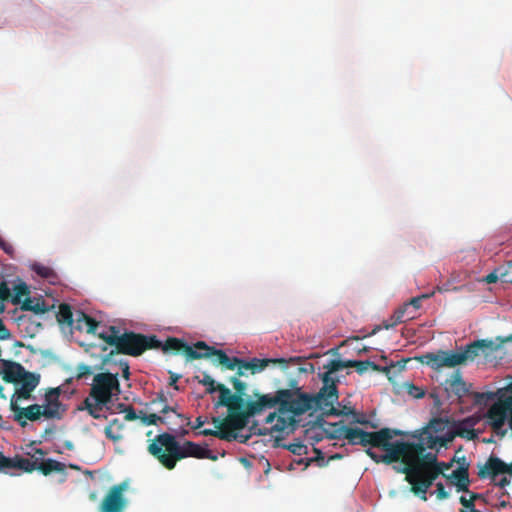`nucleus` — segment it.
I'll return each mask as SVG.
<instances>
[{
	"label": "nucleus",
	"mask_w": 512,
	"mask_h": 512,
	"mask_svg": "<svg viewBox=\"0 0 512 512\" xmlns=\"http://www.w3.org/2000/svg\"><path fill=\"white\" fill-rule=\"evenodd\" d=\"M127 488V482H121L112 486L104 496L99 506V512H124L127 506V500L124 497V492Z\"/></svg>",
	"instance_id": "obj_15"
},
{
	"label": "nucleus",
	"mask_w": 512,
	"mask_h": 512,
	"mask_svg": "<svg viewBox=\"0 0 512 512\" xmlns=\"http://www.w3.org/2000/svg\"><path fill=\"white\" fill-rule=\"evenodd\" d=\"M56 319L59 325L73 327V312L70 305L63 303L59 306V310L56 313Z\"/></svg>",
	"instance_id": "obj_32"
},
{
	"label": "nucleus",
	"mask_w": 512,
	"mask_h": 512,
	"mask_svg": "<svg viewBox=\"0 0 512 512\" xmlns=\"http://www.w3.org/2000/svg\"><path fill=\"white\" fill-rule=\"evenodd\" d=\"M287 448L293 454L301 455L305 451L306 446L303 445L302 443H294V444H290Z\"/></svg>",
	"instance_id": "obj_48"
},
{
	"label": "nucleus",
	"mask_w": 512,
	"mask_h": 512,
	"mask_svg": "<svg viewBox=\"0 0 512 512\" xmlns=\"http://www.w3.org/2000/svg\"><path fill=\"white\" fill-rule=\"evenodd\" d=\"M120 393L118 374L110 372L98 373L94 376L89 395L78 407L81 411H87L94 419H107L101 412L110 410V404L114 395Z\"/></svg>",
	"instance_id": "obj_4"
},
{
	"label": "nucleus",
	"mask_w": 512,
	"mask_h": 512,
	"mask_svg": "<svg viewBox=\"0 0 512 512\" xmlns=\"http://www.w3.org/2000/svg\"><path fill=\"white\" fill-rule=\"evenodd\" d=\"M475 421L467 418L457 426L456 435L467 440H474L478 437L477 431L473 428Z\"/></svg>",
	"instance_id": "obj_28"
},
{
	"label": "nucleus",
	"mask_w": 512,
	"mask_h": 512,
	"mask_svg": "<svg viewBox=\"0 0 512 512\" xmlns=\"http://www.w3.org/2000/svg\"><path fill=\"white\" fill-rule=\"evenodd\" d=\"M78 371H79L78 378H82L86 375L91 374V367L88 365H81V366H79Z\"/></svg>",
	"instance_id": "obj_52"
},
{
	"label": "nucleus",
	"mask_w": 512,
	"mask_h": 512,
	"mask_svg": "<svg viewBox=\"0 0 512 512\" xmlns=\"http://www.w3.org/2000/svg\"><path fill=\"white\" fill-rule=\"evenodd\" d=\"M198 381L200 384L206 386L207 393L212 394L218 391L219 384H216L214 379L206 372L203 373V378Z\"/></svg>",
	"instance_id": "obj_39"
},
{
	"label": "nucleus",
	"mask_w": 512,
	"mask_h": 512,
	"mask_svg": "<svg viewBox=\"0 0 512 512\" xmlns=\"http://www.w3.org/2000/svg\"><path fill=\"white\" fill-rule=\"evenodd\" d=\"M140 419L144 425H157L158 423H165V418L155 413L146 414L140 411Z\"/></svg>",
	"instance_id": "obj_36"
},
{
	"label": "nucleus",
	"mask_w": 512,
	"mask_h": 512,
	"mask_svg": "<svg viewBox=\"0 0 512 512\" xmlns=\"http://www.w3.org/2000/svg\"><path fill=\"white\" fill-rule=\"evenodd\" d=\"M271 394L259 395L255 401L247 403L244 411H236L228 408V415L225 418L213 417L212 423L215 430L224 429L226 431L242 430L249 422V418L261 413L266 407L273 406Z\"/></svg>",
	"instance_id": "obj_7"
},
{
	"label": "nucleus",
	"mask_w": 512,
	"mask_h": 512,
	"mask_svg": "<svg viewBox=\"0 0 512 512\" xmlns=\"http://www.w3.org/2000/svg\"><path fill=\"white\" fill-rule=\"evenodd\" d=\"M237 431L238 430H233V434H235L237 436V438L234 439L233 441H239L240 443H246L248 441V439L250 438V436L240 434Z\"/></svg>",
	"instance_id": "obj_55"
},
{
	"label": "nucleus",
	"mask_w": 512,
	"mask_h": 512,
	"mask_svg": "<svg viewBox=\"0 0 512 512\" xmlns=\"http://www.w3.org/2000/svg\"><path fill=\"white\" fill-rule=\"evenodd\" d=\"M8 465H9V457L4 456L0 452V472L8 470L9 469Z\"/></svg>",
	"instance_id": "obj_51"
},
{
	"label": "nucleus",
	"mask_w": 512,
	"mask_h": 512,
	"mask_svg": "<svg viewBox=\"0 0 512 512\" xmlns=\"http://www.w3.org/2000/svg\"><path fill=\"white\" fill-rule=\"evenodd\" d=\"M356 423L358 424H361V425H368L370 424L368 420H366L364 417H361V418H357L355 420Z\"/></svg>",
	"instance_id": "obj_60"
},
{
	"label": "nucleus",
	"mask_w": 512,
	"mask_h": 512,
	"mask_svg": "<svg viewBox=\"0 0 512 512\" xmlns=\"http://www.w3.org/2000/svg\"><path fill=\"white\" fill-rule=\"evenodd\" d=\"M466 493L469 494V497L472 499V501L474 503L476 500H482L483 502H485V498H484L483 494L472 492L470 490H469V492H466Z\"/></svg>",
	"instance_id": "obj_54"
},
{
	"label": "nucleus",
	"mask_w": 512,
	"mask_h": 512,
	"mask_svg": "<svg viewBox=\"0 0 512 512\" xmlns=\"http://www.w3.org/2000/svg\"><path fill=\"white\" fill-rule=\"evenodd\" d=\"M160 404V412L163 414H166L168 412H176L173 407H170L167 405V398L164 394H159L156 399L152 400L150 405H157Z\"/></svg>",
	"instance_id": "obj_41"
},
{
	"label": "nucleus",
	"mask_w": 512,
	"mask_h": 512,
	"mask_svg": "<svg viewBox=\"0 0 512 512\" xmlns=\"http://www.w3.org/2000/svg\"><path fill=\"white\" fill-rule=\"evenodd\" d=\"M148 451L168 470L174 469L177 461L187 457L217 459L216 456L211 454L210 450L192 441H185L183 444H180L175 436L166 432L154 438L148 446Z\"/></svg>",
	"instance_id": "obj_2"
},
{
	"label": "nucleus",
	"mask_w": 512,
	"mask_h": 512,
	"mask_svg": "<svg viewBox=\"0 0 512 512\" xmlns=\"http://www.w3.org/2000/svg\"><path fill=\"white\" fill-rule=\"evenodd\" d=\"M418 360L436 371H440L443 368L467 365L462 346L456 351L438 350L437 352H428L418 357Z\"/></svg>",
	"instance_id": "obj_11"
},
{
	"label": "nucleus",
	"mask_w": 512,
	"mask_h": 512,
	"mask_svg": "<svg viewBox=\"0 0 512 512\" xmlns=\"http://www.w3.org/2000/svg\"><path fill=\"white\" fill-rule=\"evenodd\" d=\"M21 310L23 311H32L36 314H44L49 311V307H47L45 301L41 298H30L26 297L21 304Z\"/></svg>",
	"instance_id": "obj_26"
},
{
	"label": "nucleus",
	"mask_w": 512,
	"mask_h": 512,
	"mask_svg": "<svg viewBox=\"0 0 512 512\" xmlns=\"http://www.w3.org/2000/svg\"><path fill=\"white\" fill-rule=\"evenodd\" d=\"M414 318L415 314L409 310L408 305L404 304L396 309L389 319L383 321V327L385 329H390L395 327L397 324L412 320Z\"/></svg>",
	"instance_id": "obj_25"
},
{
	"label": "nucleus",
	"mask_w": 512,
	"mask_h": 512,
	"mask_svg": "<svg viewBox=\"0 0 512 512\" xmlns=\"http://www.w3.org/2000/svg\"><path fill=\"white\" fill-rule=\"evenodd\" d=\"M205 423V420L201 416L196 418L195 424L192 426V429L196 430L201 428Z\"/></svg>",
	"instance_id": "obj_59"
},
{
	"label": "nucleus",
	"mask_w": 512,
	"mask_h": 512,
	"mask_svg": "<svg viewBox=\"0 0 512 512\" xmlns=\"http://www.w3.org/2000/svg\"><path fill=\"white\" fill-rule=\"evenodd\" d=\"M499 474L512 475V463L506 464L496 456H490L486 463L479 466L478 477L480 479L495 478Z\"/></svg>",
	"instance_id": "obj_19"
},
{
	"label": "nucleus",
	"mask_w": 512,
	"mask_h": 512,
	"mask_svg": "<svg viewBox=\"0 0 512 512\" xmlns=\"http://www.w3.org/2000/svg\"><path fill=\"white\" fill-rule=\"evenodd\" d=\"M508 484H509V480H508L506 477H503V478L499 481V483H498V485H499L500 487H505V486H506V485H508Z\"/></svg>",
	"instance_id": "obj_61"
},
{
	"label": "nucleus",
	"mask_w": 512,
	"mask_h": 512,
	"mask_svg": "<svg viewBox=\"0 0 512 512\" xmlns=\"http://www.w3.org/2000/svg\"><path fill=\"white\" fill-rule=\"evenodd\" d=\"M512 341V333L506 337L498 336L493 339H479L462 346L466 356V364L476 361L478 364H486L495 358V353L507 342Z\"/></svg>",
	"instance_id": "obj_9"
},
{
	"label": "nucleus",
	"mask_w": 512,
	"mask_h": 512,
	"mask_svg": "<svg viewBox=\"0 0 512 512\" xmlns=\"http://www.w3.org/2000/svg\"><path fill=\"white\" fill-rule=\"evenodd\" d=\"M401 432L398 430H391L389 428H382L379 431L367 432V446L384 448L394 435H399Z\"/></svg>",
	"instance_id": "obj_23"
},
{
	"label": "nucleus",
	"mask_w": 512,
	"mask_h": 512,
	"mask_svg": "<svg viewBox=\"0 0 512 512\" xmlns=\"http://www.w3.org/2000/svg\"><path fill=\"white\" fill-rule=\"evenodd\" d=\"M121 412L125 413L124 418L126 421H134L138 418L140 419V414H137L135 409L130 405L121 410Z\"/></svg>",
	"instance_id": "obj_44"
},
{
	"label": "nucleus",
	"mask_w": 512,
	"mask_h": 512,
	"mask_svg": "<svg viewBox=\"0 0 512 512\" xmlns=\"http://www.w3.org/2000/svg\"><path fill=\"white\" fill-rule=\"evenodd\" d=\"M457 463L459 464L458 467H465L467 472H469V463L467 462L466 460V457L465 456H462L460 457L458 460H457Z\"/></svg>",
	"instance_id": "obj_58"
},
{
	"label": "nucleus",
	"mask_w": 512,
	"mask_h": 512,
	"mask_svg": "<svg viewBox=\"0 0 512 512\" xmlns=\"http://www.w3.org/2000/svg\"><path fill=\"white\" fill-rule=\"evenodd\" d=\"M121 368H122V374H123V377L125 379H129V376H130V371H129V365L127 362L125 363H121Z\"/></svg>",
	"instance_id": "obj_56"
},
{
	"label": "nucleus",
	"mask_w": 512,
	"mask_h": 512,
	"mask_svg": "<svg viewBox=\"0 0 512 512\" xmlns=\"http://www.w3.org/2000/svg\"><path fill=\"white\" fill-rule=\"evenodd\" d=\"M324 411V414L328 416H348L350 414H354V410L350 407H344L342 410H339L334 407V404H331V406H325V409H322Z\"/></svg>",
	"instance_id": "obj_38"
},
{
	"label": "nucleus",
	"mask_w": 512,
	"mask_h": 512,
	"mask_svg": "<svg viewBox=\"0 0 512 512\" xmlns=\"http://www.w3.org/2000/svg\"><path fill=\"white\" fill-rule=\"evenodd\" d=\"M9 469H21L25 472L31 473L36 470V461L30 458H24L21 456H15L13 458H9Z\"/></svg>",
	"instance_id": "obj_29"
},
{
	"label": "nucleus",
	"mask_w": 512,
	"mask_h": 512,
	"mask_svg": "<svg viewBox=\"0 0 512 512\" xmlns=\"http://www.w3.org/2000/svg\"><path fill=\"white\" fill-rule=\"evenodd\" d=\"M14 293L11 294V302L14 305L22 304V297H28L30 291L26 283L20 282L16 284L13 288Z\"/></svg>",
	"instance_id": "obj_34"
},
{
	"label": "nucleus",
	"mask_w": 512,
	"mask_h": 512,
	"mask_svg": "<svg viewBox=\"0 0 512 512\" xmlns=\"http://www.w3.org/2000/svg\"><path fill=\"white\" fill-rule=\"evenodd\" d=\"M35 271L38 275H40L44 278H48L52 274V270L45 266H37L35 268Z\"/></svg>",
	"instance_id": "obj_49"
},
{
	"label": "nucleus",
	"mask_w": 512,
	"mask_h": 512,
	"mask_svg": "<svg viewBox=\"0 0 512 512\" xmlns=\"http://www.w3.org/2000/svg\"><path fill=\"white\" fill-rule=\"evenodd\" d=\"M10 336H11L10 331L4 325L3 320L0 319V340L9 339Z\"/></svg>",
	"instance_id": "obj_50"
},
{
	"label": "nucleus",
	"mask_w": 512,
	"mask_h": 512,
	"mask_svg": "<svg viewBox=\"0 0 512 512\" xmlns=\"http://www.w3.org/2000/svg\"><path fill=\"white\" fill-rule=\"evenodd\" d=\"M330 426V438L346 440V432L344 430L349 429V426L344 425L343 422L333 423Z\"/></svg>",
	"instance_id": "obj_35"
},
{
	"label": "nucleus",
	"mask_w": 512,
	"mask_h": 512,
	"mask_svg": "<svg viewBox=\"0 0 512 512\" xmlns=\"http://www.w3.org/2000/svg\"><path fill=\"white\" fill-rule=\"evenodd\" d=\"M383 450L385 454L378 455L371 448H368L366 454L376 463L392 464L401 461L403 466H394V469L405 474V480L412 485L423 448L414 442H391L390 440Z\"/></svg>",
	"instance_id": "obj_3"
},
{
	"label": "nucleus",
	"mask_w": 512,
	"mask_h": 512,
	"mask_svg": "<svg viewBox=\"0 0 512 512\" xmlns=\"http://www.w3.org/2000/svg\"><path fill=\"white\" fill-rule=\"evenodd\" d=\"M9 299L11 300V290L8 287V284L3 281L0 283V302L3 303Z\"/></svg>",
	"instance_id": "obj_43"
},
{
	"label": "nucleus",
	"mask_w": 512,
	"mask_h": 512,
	"mask_svg": "<svg viewBox=\"0 0 512 512\" xmlns=\"http://www.w3.org/2000/svg\"><path fill=\"white\" fill-rule=\"evenodd\" d=\"M408 393L412 395L414 398H422L425 394L421 388L413 384L408 385Z\"/></svg>",
	"instance_id": "obj_47"
},
{
	"label": "nucleus",
	"mask_w": 512,
	"mask_h": 512,
	"mask_svg": "<svg viewBox=\"0 0 512 512\" xmlns=\"http://www.w3.org/2000/svg\"><path fill=\"white\" fill-rule=\"evenodd\" d=\"M436 496L439 500H444L449 497V493L445 490V487L442 482H438L436 484Z\"/></svg>",
	"instance_id": "obj_45"
},
{
	"label": "nucleus",
	"mask_w": 512,
	"mask_h": 512,
	"mask_svg": "<svg viewBox=\"0 0 512 512\" xmlns=\"http://www.w3.org/2000/svg\"><path fill=\"white\" fill-rule=\"evenodd\" d=\"M344 368H355L360 375L364 374L369 369L373 371H388L387 367L382 368L369 360H340V362L334 365L335 370H342Z\"/></svg>",
	"instance_id": "obj_22"
},
{
	"label": "nucleus",
	"mask_w": 512,
	"mask_h": 512,
	"mask_svg": "<svg viewBox=\"0 0 512 512\" xmlns=\"http://www.w3.org/2000/svg\"><path fill=\"white\" fill-rule=\"evenodd\" d=\"M158 349H161L164 353L182 352L187 358L199 357V355L195 353L193 347L188 345L184 340L176 337H168L164 343L160 341V346Z\"/></svg>",
	"instance_id": "obj_21"
},
{
	"label": "nucleus",
	"mask_w": 512,
	"mask_h": 512,
	"mask_svg": "<svg viewBox=\"0 0 512 512\" xmlns=\"http://www.w3.org/2000/svg\"><path fill=\"white\" fill-rule=\"evenodd\" d=\"M434 295V292L432 293H426L422 294L420 296L412 298L409 302L405 303L408 305L409 310L416 315L417 311L421 308L422 300L428 299Z\"/></svg>",
	"instance_id": "obj_37"
},
{
	"label": "nucleus",
	"mask_w": 512,
	"mask_h": 512,
	"mask_svg": "<svg viewBox=\"0 0 512 512\" xmlns=\"http://www.w3.org/2000/svg\"><path fill=\"white\" fill-rule=\"evenodd\" d=\"M0 249L3 250L7 255L13 257L14 247L2 237H0Z\"/></svg>",
	"instance_id": "obj_46"
},
{
	"label": "nucleus",
	"mask_w": 512,
	"mask_h": 512,
	"mask_svg": "<svg viewBox=\"0 0 512 512\" xmlns=\"http://www.w3.org/2000/svg\"><path fill=\"white\" fill-rule=\"evenodd\" d=\"M65 464L53 459H45L41 462L36 461V470L47 476L52 472H64Z\"/></svg>",
	"instance_id": "obj_27"
},
{
	"label": "nucleus",
	"mask_w": 512,
	"mask_h": 512,
	"mask_svg": "<svg viewBox=\"0 0 512 512\" xmlns=\"http://www.w3.org/2000/svg\"><path fill=\"white\" fill-rule=\"evenodd\" d=\"M181 378V375L170 373V385H174L175 389H178V386H176L177 381Z\"/></svg>",
	"instance_id": "obj_57"
},
{
	"label": "nucleus",
	"mask_w": 512,
	"mask_h": 512,
	"mask_svg": "<svg viewBox=\"0 0 512 512\" xmlns=\"http://www.w3.org/2000/svg\"><path fill=\"white\" fill-rule=\"evenodd\" d=\"M445 384L446 390L455 394L459 399L471 395L474 399V403L477 405H481L493 398L492 393L470 392L469 386L463 380L462 374L458 370L454 371L451 376L446 379Z\"/></svg>",
	"instance_id": "obj_13"
},
{
	"label": "nucleus",
	"mask_w": 512,
	"mask_h": 512,
	"mask_svg": "<svg viewBox=\"0 0 512 512\" xmlns=\"http://www.w3.org/2000/svg\"><path fill=\"white\" fill-rule=\"evenodd\" d=\"M61 388H49L44 395L43 413L47 420H61L66 411V406L60 401Z\"/></svg>",
	"instance_id": "obj_18"
},
{
	"label": "nucleus",
	"mask_w": 512,
	"mask_h": 512,
	"mask_svg": "<svg viewBox=\"0 0 512 512\" xmlns=\"http://www.w3.org/2000/svg\"><path fill=\"white\" fill-rule=\"evenodd\" d=\"M337 362H340V360H331L324 366L326 371L321 378L323 386L318 393L312 395L302 392L301 388L297 386V381L292 379L289 383V389H279L272 395L273 403L280 402L282 409L291 411L296 415H302L311 409H325V406H331V404L338 402V379L333 376L339 371L334 369Z\"/></svg>",
	"instance_id": "obj_1"
},
{
	"label": "nucleus",
	"mask_w": 512,
	"mask_h": 512,
	"mask_svg": "<svg viewBox=\"0 0 512 512\" xmlns=\"http://www.w3.org/2000/svg\"><path fill=\"white\" fill-rule=\"evenodd\" d=\"M453 466V461L445 463L437 461V454L432 452H422L417 465V472L411 485V492L419 496L421 500H427V491L433 485L434 481L445 471Z\"/></svg>",
	"instance_id": "obj_6"
},
{
	"label": "nucleus",
	"mask_w": 512,
	"mask_h": 512,
	"mask_svg": "<svg viewBox=\"0 0 512 512\" xmlns=\"http://www.w3.org/2000/svg\"><path fill=\"white\" fill-rule=\"evenodd\" d=\"M346 432V440L350 445H361L366 447L367 446V431H364L358 427H349V429L344 430Z\"/></svg>",
	"instance_id": "obj_30"
},
{
	"label": "nucleus",
	"mask_w": 512,
	"mask_h": 512,
	"mask_svg": "<svg viewBox=\"0 0 512 512\" xmlns=\"http://www.w3.org/2000/svg\"><path fill=\"white\" fill-rule=\"evenodd\" d=\"M444 478L450 485L456 487L457 492H469L471 481L465 467H458L449 475H444Z\"/></svg>",
	"instance_id": "obj_24"
},
{
	"label": "nucleus",
	"mask_w": 512,
	"mask_h": 512,
	"mask_svg": "<svg viewBox=\"0 0 512 512\" xmlns=\"http://www.w3.org/2000/svg\"><path fill=\"white\" fill-rule=\"evenodd\" d=\"M80 317L81 318L78 319V322L81 320L85 322L87 333L95 334L97 332V328L99 327V322H97L94 318L86 315L85 313H81Z\"/></svg>",
	"instance_id": "obj_40"
},
{
	"label": "nucleus",
	"mask_w": 512,
	"mask_h": 512,
	"mask_svg": "<svg viewBox=\"0 0 512 512\" xmlns=\"http://www.w3.org/2000/svg\"><path fill=\"white\" fill-rule=\"evenodd\" d=\"M98 336L110 346H115L118 353L134 357L142 355L149 349H158L160 346V340L156 335L135 332L119 335V330L115 326L109 327V333L100 332Z\"/></svg>",
	"instance_id": "obj_5"
},
{
	"label": "nucleus",
	"mask_w": 512,
	"mask_h": 512,
	"mask_svg": "<svg viewBox=\"0 0 512 512\" xmlns=\"http://www.w3.org/2000/svg\"><path fill=\"white\" fill-rule=\"evenodd\" d=\"M485 282L488 284L496 283L498 281V275L496 272H491L485 277Z\"/></svg>",
	"instance_id": "obj_53"
},
{
	"label": "nucleus",
	"mask_w": 512,
	"mask_h": 512,
	"mask_svg": "<svg viewBox=\"0 0 512 512\" xmlns=\"http://www.w3.org/2000/svg\"><path fill=\"white\" fill-rule=\"evenodd\" d=\"M124 428V423L121 422L119 419L115 418L109 422V424L105 427L104 433L105 436L114 441L117 442L122 439L121 431Z\"/></svg>",
	"instance_id": "obj_31"
},
{
	"label": "nucleus",
	"mask_w": 512,
	"mask_h": 512,
	"mask_svg": "<svg viewBox=\"0 0 512 512\" xmlns=\"http://www.w3.org/2000/svg\"><path fill=\"white\" fill-rule=\"evenodd\" d=\"M269 363H281L286 364L287 361L283 358L278 359H258L253 358L250 361H246L244 359L238 357H229L228 363H226L225 368L228 370H234L237 368V375L243 376L244 370H250L252 374L257 372H261L264 370Z\"/></svg>",
	"instance_id": "obj_16"
},
{
	"label": "nucleus",
	"mask_w": 512,
	"mask_h": 512,
	"mask_svg": "<svg viewBox=\"0 0 512 512\" xmlns=\"http://www.w3.org/2000/svg\"><path fill=\"white\" fill-rule=\"evenodd\" d=\"M199 434L203 436H214L228 442H231L237 438V436L233 434V431H226L224 429H203L202 431L199 432Z\"/></svg>",
	"instance_id": "obj_33"
},
{
	"label": "nucleus",
	"mask_w": 512,
	"mask_h": 512,
	"mask_svg": "<svg viewBox=\"0 0 512 512\" xmlns=\"http://www.w3.org/2000/svg\"><path fill=\"white\" fill-rule=\"evenodd\" d=\"M47 454L46 451H44L41 448H32L30 452L27 453L28 456H30L33 461L41 462L44 459V456Z\"/></svg>",
	"instance_id": "obj_42"
},
{
	"label": "nucleus",
	"mask_w": 512,
	"mask_h": 512,
	"mask_svg": "<svg viewBox=\"0 0 512 512\" xmlns=\"http://www.w3.org/2000/svg\"><path fill=\"white\" fill-rule=\"evenodd\" d=\"M195 353L199 355L196 358H190L191 360L211 358L213 364H219L225 368L226 363L229 361V356L220 349H216L213 346H209L204 341H198L194 345Z\"/></svg>",
	"instance_id": "obj_20"
},
{
	"label": "nucleus",
	"mask_w": 512,
	"mask_h": 512,
	"mask_svg": "<svg viewBox=\"0 0 512 512\" xmlns=\"http://www.w3.org/2000/svg\"><path fill=\"white\" fill-rule=\"evenodd\" d=\"M178 417L182 418V419H185L187 421V425H190V419L185 417L184 415L182 414H177Z\"/></svg>",
	"instance_id": "obj_63"
},
{
	"label": "nucleus",
	"mask_w": 512,
	"mask_h": 512,
	"mask_svg": "<svg viewBox=\"0 0 512 512\" xmlns=\"http://www.w3.org/2000/svg\"><path fill=\"white\" fill-rule=\"evenodd\" d=\"M125 407H128V406L123 403H120L117 405V408L119 409L120 412H121V410L125 409Z\"/></svg>",
	"instance_id": "obj_64"
},
{
	"label": "nucleus",
	"mask_w": 512,
	"mask_h": 512,
	"mask_svg": "<svg viewBox=\"0 0 512 512\" xmlns=\"http://www.w3.org/2000/svg\"><path fill=\"white\" fill-rule=\"evenodd\" d=\"M278 406V413H270L266 418V423L271 424L270 433H289L294 430L296 420L294 414L291 411L282 409L281 403H276L270 408Z\"/></svg>",
	"instance_id": "obj_17"
},
{
	"label": "nucleus",
	"mask_w": 512,
	"mask_h": 512,
	"mask_svg": "<svg viewBox=\"0 0 512 512\" xmlns=\"http://www.w3.org/2000/svg\"><path fill=\"white\" fill-rule=\"evenodd\" d=\"M25 400L24 398H18L11 396L9 408L13 412V420L18 423L21 428H25L28 425V421H38L42 417L44 418L43 406L40 404H32L27 407H21L19 401Z\"/></svg>",
	"instance_id": "obj_14"
},
{
	"label": "nucleus",
	"mask_w": 512,
	"mask_h": 512,
	"mask_svg": "<svg viewBox=\"0 0 512 512\" xmlns=\"http://www.w3.org/2000/svg\"><path fill=\"white\" fill-rule=\"evenodd\" d=\"M2 379L7 383L19 384L12 396L32 399V393L40 383V375L27 371L20 363L1 360Z\"/></svg>",
	"instance_id": "obj_8"
},
{
	"label": "nucleus",
	"mask_w": 512,
	"mask_h": 512,
	"mask_svg": "<svg viewBox=\"0 0 512 512\" xmlns=\"http://www.w3.org/2000/svg\"><path fill=\"white\" fill-rule=\"evenodd\" d=\"M448 424V419L435 417L432 418L425 427L415 432L413 437L418 439L417 444L423 448V452L426 451L427 448L434 449L437 446H445L447 442L453 440V433L442 435L448 428Z\"/></svg>",
	"instance_id": "obj_10"
},
{
	"label": "nucleus",
	"mask_w": 512,
	"mask_h": 512,
	"mask_svg": "<svg viewBox=\"0 0 512 512\" xmlns=\"http://www.w3.org/2000/svg\"><path fill=\"white\" fill-rule=\"evenodd\" d=\"M508 379H509V382L507 383L505 390L508 392H512V376H510Z\"/></svg>",
	"instance_id": "obj_62"
},
{
	"label": "nucleus",
	"mask_w": 512,
	"mask_h": 512,
	"mask_svg": "<svg viewBox=\"0 0 512 512\" xmlns=\"http://www.w3.org/2000/svg\"><path fill=\"white\" fill-rule=\"evenodd\" d=\"M230 382L235 389V393L232 394L229 388L224 384L219 383L218 392L220 394L216 406H224L236 411H244L247 403L249 402H245L243 398L245 395L246 384L239 380L238 377H231Z\"/></svg>",
	"instance_id": "obj_12"
}]
</instances>
